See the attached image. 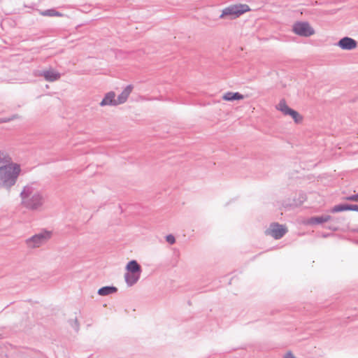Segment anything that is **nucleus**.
Returning <instances> with one entry per match:
<instances>
[{"mask_svg": "<svg viewBox=\"0 0 358 358\" xmlns=\"http://www.w3.org/2000/svg\"><path fill=\"white\" fill-rule=\"evenodd\" d=\"M275 108L283 115H289L296 123H300L303 120L302 116L297 111L292 109L287 106L285 99H281Z\"/></svg>", "mask_w": 358, "mask_h": 358, "instance_id": "423d86ee", "label": "nucleus"}, {"mask_svg": "<svg viewBox=\"0 0 358 358\" xmlns=\"http://www.w3.org/2000/svg\"><path fill=\"white\" fill-rule=\"evenodd\" d=\"M115 93L114 92H109L106 93L102 99V101L100 102L99 105L100 106H117L116 98H115Z\"/></svg>", "mask_w": 358, "mask_h": 358, "instance_id": "1a4fd4ad", "label": "nucleus"}, {"mask_svg": "<svg viewBox=\"0 0 358 358\" xmlns=\"http://www.w3.org/2000/svg\"><path fill=\"white\" fill-rule=\"evenodd\" d=\"M249 10L250 8L246 4L231 5L222 10L220 18L229 16L231 19H234Z\"/></svg>", "mask_w": 358, "mask_h": 358, "instance_id": "20e7f679", "label": "nucleus"}, {"mask_svg": "<svg viewBox=\"0 0 358 358\" xmlns=\"http://www.w3.org/2000/svg\"><path fill=\"white\" fill-rule=\"evenodd\" d=\"M245 96L239 92H227L222 96V99L227 101L243 99Z\"/></svg>", "mask_w": 358, "mask_h": 358, "instance_id": "ddd939ff", "label": "nucleus"}, {"mask_svg": "<svg viewBox=\"0 0 358 358\" xmlns=\"http://www.w3.org/2000/svg\"><path fill=\"white\" fill-rule=\"evenodd\" d=\"M1 338H2V337H1V335L0 334V339H1Z\"/></svg>", "mask_w": 358, "mask_h": 358, "instance_id": "393cba45", "label": "nucleus"}, {"mask_svg": "<svg viewBox=\"0 0 358 358\" xmlns=\"http://www.w3.org/2000/svg\"><path fill=\"white\" fill-rule=\"evenodd\" d=\"M12 119H13V118L1 119V120H0V122H8V121H9V120H12Z\"/></svg>", "mask_w": 358, "mask_h": 358, "instance_id": "5701e85b", "label": "nucleus"}, {"mask_svg": "<svg viewBox=\"0 0 358 358\" xmlns=\"http://www.w3.org/2000/svg\"><path fill=\"white\" fill-rule=\"evenodd\" d=\"M126 270L128 272H132L136 273H141V266L138 264L136 260L130 261L126 266Z\"/></svg>", "mask_w": 358, "mask_h": 358, "instance_id": "2eb2a0df", "label": "nucleus"}, {"mask_svg": "<svg viewBox=\"0 0 358 358\" xmlns=\"http://www.w3.org/2000/svg\"><path fill=\"white\" fill-rule=\"evenodd\" d=\"M287 228L284 225L274 222L270 224L265 233L266 235L271 236L275 239H280L287 233Z\"/></svg>", "mask_w": 358, "mask_h": 358, "instance_id": "0eeeda50", "label": "nucleus"}, {"mask_svg": "<svg viewBox=\"0 0 358 358\" xmlns=\"http://www.w3.org/2000/svg\"><path fill=\"white\" fill-rule=\"evenodd\" d=\"M40 14L43 16H48V17H62L63 14L57 11L55 9H48L45 10H43L40 12Z\"/></svg>", "mask_w": 358, "mask_h": 358, "instance_id": "f3484780", "label": "nucleus"}, {"mask_svg": "<svg viewBox=\"0 0 358 358\" xmlns=\"http://www.w3.org/2000/svg\"><path fill=\"white\" fill-rule=\"evenodd\" d=\"M336 45L343 50H352L357 47V42L352 38L345 36L340 39Z\"/></svg>", "mask_w": 358, "mask_h": 358, "instance_id": "6e6552de", "label": "nucleus"}, {"mask_svg": "<svg viewBox=\"0 0 358 358\" xmlns=\"http://www.w3.org/2000/svg\"><path fill=\"white\" fill-rule=\"evenodd\" d=\"M41 76H43L45 80L48 82H54L59 80L61 77V75L59 72L50 69L49 70L43 71L40 73Z\"/></svg>", "mask_w": 358, "mask_h": 358, "instance_id": "9d476101", "label": "nucleus"}, {"mask_svg": "<svg viewBox=\"0 0 358 358\" xmlns=\"http://www.w3.org/2000/svg\"><path fill=\"white\" fill-rule=\"evenodd\" d=\"M357 231H358V229H357Z\"/></svg>", "mask_w": 358, "mask_h": 358, "instance_id": "a878e982", "label": "nucleus"}, {"mask_svg": "<svg viewBox=\"0 0 358 358\" xmlns=\"http://www.w3.org/2000/svg\"><path fill=\"white\" fill-rule=\"evenodd\" d=\"M350 204H339L334 206V208L331 210V213H338L345 210H349Z\"/></svg>", "mask_w": 358, "mask_h": 358, "instance_id": "a211bd4d", "label": "nucleus"}, {"mask_svg": "<svg viewBox=\"0 0 358 358\" xmlns=\"http://www.w3.org/2000/svg\"><path fill=\"white\" fill-rule=\"evenodd\" d=\"M141 273H136L132 272H128L124 274V279L127 285L129 287L135 285L140 279Z\"/></svg>", "mask_w": 358, "mask_h": 358, "instance_id": "f8f14e48", "label": "nucleus"}, {"mask_svg": "<svg viewBox=\"0 0 358 358\" xmlns=\"http://www.w3.org/2000/svg\"><path fill=\"white\" fill-rule=\"evenodd\" d=\"M331 217L329 215H324L318 217H310L308 220L309 224H320L324 222H327L331 220Z\"/></svg>", "mask_w": 358, "mask_h": 358, "instance_id": "4468645a", "label": "nucleus"}, {"mask_svg": "<svg viewBox=\"0 0 358 358\" xmlns=\"http://www.w3.org/2000/svg\"><path fill=\"white\" fill-rule=\"evenodd\" d=\"M75 323L76 324V330H78V328L77 320H75Z\"/></svg>", "mask_w": 358, "mask_h": 358, "instance_id": "b1692460", "label": "nucleus"}, {"mask_svg": "<svg viewBox=\"0 0 358 358\" xmlns=\"http://www.w3.org/2000/svg\"><path fill=\"white\" fill-rule=\"evenodd\" d=\"M349 210H352V211H357V212H358V205H352V204H350V208H349Z\"/></svg>", "mask_w": 358, "mask_h": 358, "instance_id": "412c9836", "label": "nucleus"}, {"mask_svg": "<svg viewBox=\"0 0 358 358\" xmlns=\"http://www.w3.org/2000/svg\"><path fill=\"white\" fill-rule=\"evenodd\" d=\"M133 90V86L131 85H127L123 91L121 92V94L117 96L116 99V101L117 105L122 104L125 103L131 93Z\"/></svg>", "mask_w": 358, "mask_h": 358, "instance_id": "9b49d317", "label": "nucleus"}, {"mask_svg": "<svg viewBox=\"0 0 358 358\" xmlns=\"http://www.w3.org/2000/svg\"><path fill=\"white\" fill-rule=\"evenodd\" d=\"M345 199L348 201L358 202V193L356 194H352L349 196H347Z\"/></svg>", "mask_w": 358, "mask_h": 358, "instance_id": "aec40b11", "label": "nucleus"}, {"mask_svg": "<svg viewBox=\"0 0 358 358\" xmlns=\"http://www.w3.org/2000/svg\"><path fill=\"white\" fill-rule=\"evenodd\" d=\"M117 289L114 286H106L99 289L97 293L100 296H108L115 293Z\"/></svg>", "mask_w": 358, "mask_h": 358, "instance_id": "dca6fc26", "label": "nucleus"}, {"mask_svg": "<svg viewBox=\"0 0 358 358\" xmlns=\"http://www.w3.org/2000/svg\"><path fill=\"white\" fill-rule=\"evenodd\" d=\"M20 173V165L14 163L8 153L0 152V185L9 190L16 184Z\"/></svg>", "mask_w": 358, "mask_h": 358, "instance_id": "f03ea898", "label": "nucleus"}, {"mask_svg": "<svg viewBox=\"0 0 358 358\" xmlns=\"http://www.w3.org/2000/svg\"><path fill=\"white\" fill-rule=\"evenodd\" d=\"M52 237L50 231L43 230L25 240L28 248L35 249L45 245Z\"/></svg>", "mask_w": 358, "mask_h": 358, "instance_id": "7ed1b4c3", "label": "nucleus"}, {"mask_svg": "<svg viewBox=\"0 0 358 358\" xmlns=\"http://www.w3.org/2000/svg\"><path fill=\"white\" fill-rule=\"evenodd\" d=\"M284 358H296L291 352H287L285 355Z\"/></svg>", "mask_w": 358, "mask_h": 358, "instance_id": "4be33fe9", "label": "nucleus"}, {"mask_svg": "<svg viewBox=\"0 0 358 358\" xmlns=\"http://www.w3.org/2000/svg\"><path fill=\"white\" fill-rule=\"evenodd\" d=\"M166 241L171 245L176 243V238L172 234H169L166 236Z\"/></svg>", "mask_w": 358, "mask_h": 358, "instance_id": "6ab92c4d", "label": "nucleus"}, {"mask_svg": "<svg viewBox=\"0 0 358 358\" xmlns=\"http://www.w3.org/2000/svg\"><path fill=\"white\" fill-rule=\"evenodd\" d=\"M20 197L23 208L34 212L41 211L47 199L45 192L36 183L23 187Z\"/></svg>", "mask_w": 358, "mask_h": 358, "instance_id": "f257e3e1", "label": "nucleus"}, {"mask_svg": "<svg viewBox=\"0 0 358 358\" xmlns=\"http://www.w3.org/2000/svg\"><path fill=\"white\" fill-rule=\"evenodd\" d=\"M292 31L299 36L310 37L315 34V31L308 22L297 21L292 25Z\"/></svg>", "mask_w": 358, "mask_h": 358, "instance_id": "39448f33", "label": "nucleus"}]
</instances>
